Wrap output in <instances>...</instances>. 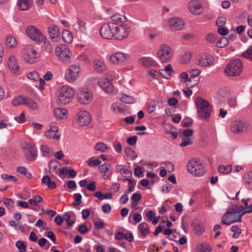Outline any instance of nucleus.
<instances>
[{
  "label": "nucleus",
  "mask_w": 252,
  "mask_h": 252,
  "mask_svg": "<svg viewBox=\"0 0 252 252\" xmlns=\"http://www.w3.org/2000/svg\"><path fill=\"white\" fill-rule=\"evenodd\" d=\"M252 212V205L247 208L242 206L234 205L228 208L222 217L221 223L229 225L235 222H241L242 217L246 213Z\"/></svg>",
  "instance_id": "f257e3e1"
},
{
  "label": "nucleus",
  "mask_w": 252,
  "mask_h": 252,
  "mask_svg": "<svg viewBox=\"0 0 252 252\" xmlns=\"http://www.w3.org/2000/svg\"><path fill=\"white\" fill-rule=\"evenodd\" d=\"M195 102L197 108L199 117L208 120L213 110L212 106L209 102L202 97H198L196 98Z\"/></svg>",
  "instance_id": "f03ea898"
},
{
  "label": "nucleus",
  "mask_w": 252,
  "mask_h": 252,
  "mask_svg": "<svg viewBox=\"0 0 252 252\" xmlns=\"http://www.w3.org/2000/svg\"><path fill=\"white\" fill-rule=\"evenodd\" d=\"M74 94L75 92L72 88L63 86L58 91L57 102L61 105L68 104L72 99Z\"/></svg>",
  "instance_id": "7ed1b4c3"
},
{
  "label": "nucleus",
  "mask_w": 252,
  "mask_h": 252,
  "mask_svg": "<svg viewBox=\"0 0 252 252\" xmlns=\"http://www.w3.org/2000/svg\"><path fill=\"white\" fill-rule=\"evenodd\" d=\"M187 168L188 172L194 176L200 177L205 173L203 162L198 158H192L189 160Z\"/></svg>",
  "instance_id": "20e7f679"
},
{
  "label": "nucleus",
  "mask_w": 252,
  "mask_h": 252,
  "mask_svg": "<svg viewBox=\"0 0 252 252\" xmlns=\"http://www.w3.org/2000/svg\"><path fill=\"white\" fill-rule=\"evenodd\" d=\"M243 69V63L240 59L231 60L225 67L224 71L230 77L239 76Z\"/></svg>",
  "instance_id": "39448f33"
},
{
  "label": "nucleus",
  "mask_w": 252,
  "mask_h": 252,
  "mask_svg": "<svg viewBox=\"0 0 252 252\" xmlns=\"http://www.w3.org/2000/svg\"><path fill=\"white\" fill-rule=\"evenodd\" d=\"M116 22H111L104 24L101 27L100 33L101 36L105 39H115Z\"/></svg>",
  "instance_id": "423d86ee"
},
{
  "label": "nucleus",
  "mask_w": 252,
  "mask_h": 252,
  "mask_svg": "<svg viewBox=\"0 0 252 252\" xmlns=\"http://www.w3.org/2000/svg\"><path fill=\"white\" fill-rule=\"evenodd\" d=\"M55 53L60 61L63 63L69 62L71 53L67 45L61 44L57 46L56 48Z\"/></svg>",
  "instance_id": "0eeeda50"
},
{
  "label": "nucleus",
  "mask_w": 252,
  "mask_h": 252,
  "mask_svg": "<svg viewBox=\"0 0 252 252\" xmlns=\"http://www.w3.org/2000/svg\"><path fill=\"white\" fill-rule=\"evenodd\" d=\"M173 55L172 49L168 45L162 44L158 51L157 55L159 60L162 63L169 62Z\"/></svg>",
  "instance_id": "6e6552de"
},
{
  "label": "nucleus",
  "mask_w": 252,
  "mask_h": 252,
  "mask_svg": "<svg viewBox=\"0 0 252 252\" xmlns=\"http://www.w3.org/2000/svg\"><path fill=\"white\" fill-rule=\"evenodd\" d=\"M81 69L78 65H71L68 66L65 73V78L69 83H73L79 76Z\"/></svg>",
  "instance_id": "1a4fd4ad"
},
{
  "label": "nucleus",
  "mask_w": 252,
  "mask_h": 252,
  "mask_svg": "<svg viewBox=\"0 0 252 252\" xmlns=\"http://www.w3.org/2000/svg\"><path fill=\"white\" fill-rule=\"evenodd\" d=\"M115 29V39L117 40H122L127 37L130 32L129 28L126 25L121 24L118 25L117 23H116Z\"/></svg>",
  "instance_id": "9d476101"
},
{
  "label": "nucleus",
  "mask_w": 252,
  "mask_h": 252,
  "mask_svg": "<svg viewBox=\"0 0 252 252\" xmlns=\"http://www.w3.org/2000/svg\"><path fill=\"white\" fill-rule=\"evenodd\" d=\"M26 33L31 39L35 41H41L44 38L42 32L34 26L28 27Z\"/></svg>",
  "instance_id": "9b49d317"
},
{
  "label": "nucleus",
  "mask_w": 252,
  "mask_h": 252,
  "mask_svg": "<svg viewBox=\"0 0 252 252\" xmlns=\"http://www.w3.org/2000/svg\"><path fill=\"white\" fill-rule=\"evenodd\" d=\"M77 97L79 103L83 104H88L93 100V95L91 92L80 90L77 93Z\"/></svg>",
  "instance_id": "f8f14e48"
},
{
  "label": "nucleus",
  "mask_w": 252,
  "mask_h": 252,
  "mask_svg": "<svg viewBox=\"0 0 252 252\" xmlns=\"http://www.w3.org/2000/svg\"><path fill=\"white\" fill-rule=\"evenodd\" d=\"M39 56V53L32 46L30 45L27 47L26 54L24 57V59L26 62L33 63Z\"/></svg>",
  "instance_id": "ddd939ff"
},
{
  "label": "nucleus",
  "mask_w": 252,
  "mask_h": 252,
  "mask_svg": "<svg viewBox=\"0 0 252 252\" xmlns=\"http://www.w3.org/2000/svg\"><path fill=\"white\" fill-rule=\"evenodd\" d=\"M77 121L79 126H87L91 124V115L87 111H80L77 115Z\"/></svg>",
  "instance_id": "4468645a"
},
{
  "label": "nucleus",
  "mask_w": 252,
  "mask_h": 252,
  "mask_svg": "<svg viewBox=\"0 0 252 252\" xmlns=\"http://www.w3.org/2000/svg\"><path fill=\"white\" fill-rule=\"evenodd\" d=\"M112 79L105 77H102L98 80V85L106 93L110 94L113 92V86L112 83Z\"/></svg>",
  "instance_id": "2eb2a0df"
},
{
  "label": "nucleus",
  "mask_w": 252,
  "mask_h": 252,
  "mask_svg": "<svg viewBox=\"0 0 252 252\" xmlns=\"http://www.w3.org/2000/svg\"><path fill=\"white\" fill-rule=\"evenodd\" d=\"M197 63L202 66H209L212 65L214 62V58L207 53H203L200 55L197 59Z\"/></svg>",
  "instance_id": "dca6fc26"
},
{
  "label": "nucleus",
  "mask_w": 252,
  "mask_h": 252,
  "mask_svg": "<svg viewBox=\"0 0 252 252\" xmlns=\"http://www.w3.org/2000/svg\"><path fill=\"white\" fill-rule=\"evenodd\" d=\"M25 150V155L26 158L29 160H33L37 157V150L35 147L32 143L26 144L23 147Z\"/></svg>",
  "instance_id": "f3484780"
},
{
  "label": "nucleus",
  "mask_w": 252,
  "mask_h": 252,
  "mask_svg": "<svg viewBox=\"0 0 252 252\" xmlns=\"http://www.w3.org/2000/svg\"><path fill=\"white\" fill-rule=\"evenodd\" d=\"M129 58V55L126 53L117 52L112 54L110 61L113 64H119L125 62Z\"/></svg>",
  "instance_id": "a211bd4d"
},
{
  "label": "nucleus",
  "mask_w": 252,
  "mask_h": 252,
  "mask_svg": "<svg viewBox=\"0 0 252 252\" xmlns=\"http://www.w3.org/2000/svg\"><path fill=\"white\" fill-rule=\"evenodd\" d=\"M168 23L171 29L173 31L180 30L184 28V21L178 17L170 19L169 20Z\"/></svg>",
  "instance_id": "6ab92c4d"
},
{
  "label": "nucleus",
  "mask_w": 252,
  "mask_h": 252,
  "mask_svg": "<svg viewBox=\"0 0 252 252\" xmlns=\"http://www.w3.org/2000/svg\"><path fill=\"white\" fill-rule=\"evenodd\" d=\"M49 35L51 39L57 42L60 39V32L59 28L55 25H52L48 28Z\"/></svg>",
  "instance_id": "aec40b11"
},
{
  "label": "nucleus",
  "mask_w": 252,
  "mask_h": 252,
  "mask_svg": "<svg viewBox=\"0 0 252 252\" xmlns=\"http://www.w3.org/2000/svg\"><path fill=\"white\" fill-rule=\"evenodd\" d=\"M189 9L190 12L194 14H199L201 13V5L197 0H193L188 4Z\"/></svg>",
  "instance_id": "412c9836"
},
{
  "label": "nucleus",
  "mask_w": 252,
  "mask_h": 252,
  "mask_svg": "<svg viewBox=\"0 0 252 252\" xmlns=\"http://www.w3.org/2000/svg\"><path fill=\"white\" fill-rule=\"evenodd\" d=\"M7 64L9 70L14 73H18L19 71V68L17 65L16 59L15 57L11 56L9 57Z\"/></svg>",
  "instance_id": "4be33fe9"
},
{
  "label": "nucleus",
  "mask_w": 252,
  "mask_h": 252,
  "mask_svg": "<svg viewBox=\"0 0 252 252\" xmlns=\"http://www.w3.org/2000/svg\"><path fill=\"white\" fill-rule=\"evenodd\" d=\"M174 71L172 68V66L171 64H168L165 66L164 68L161 69L160 74L161 75L166 79H170L172 76Z\"/></svg>",
  "instance_id": "5701e85b"
},
{
  "label": "nucleus",
  "mask_w": 252,
  "mask_h": 252,
  "mask_svg": "<svg viewBox=\"0 0 252 252\" xmlns=\"http://www.w3.org/2000/svg\"><path fill=\"white\" fill-rule=\"evenodd\" d=\"M139 64L143 66L148 67L150 66H156V62L149 57H143L139 60Z\"/></svg>",
  "instance_id": "b1692460"
},
{
  "label": "nucleus",
  "mask_w": 252,
  "mask_h": 252,
  "mask_svg": "<svg viewBox=\"0 0 252 252\" xmlns=\"http://www.w3.org/2000/svg\"><path fill=\"white\" fill-rule=\"evenodd\" d=\"M32 2V0H18L17 5L19 10L26 11L31 8Z\"/></svg>",
  "instance_id": "393cba45"
},
{
  "label": "nucleus",
  "mask_w": 252,
  "mask_h": 252,
  "mask_svg": "<svg viewBox=\"0 0 252 252\" xmlns=\"http://www.w3.org/2000/svg\"><path fill=\"white\" fill-rule=\"evenodd\" d=\"M94 69L97 72H102L106 69V66L101 61L95 59L93 61Z\"/></svg>",
  "instance_id": "a878e982"
},
{
  "label": "nucleus",
  "mask_w": 252,
  "mask_h": 252,
  "mask_svg": "<svg viewBox=\"0 0 252 252\" xmlns=\"http://www.w3.org/2000/svg\"><path fill=\"white\" fill-rule=\"evenodd\" d=\"M116 169L117 171L120 173L121 175L125 178H128L132 176L131 172L128 169H126L124 165H117L116 166Z\"/></svg>",
  "instance_id": "bb28decb"
},
{
  "label": "nucleus",
  "mask_w": 252,
  "mask_h": 252,
  "mask_svg": "<svg viewBox=\"0 0 252 252\" xmlns=\"http://www.w3.org/2000/svg\"><path fill=\"white\" fill-rule=\"evenodd\" d=\"M73 28L75 30L83 33H86L87 32L85 22L79 18H77L76 23L74 24Z\"/></svg>",
  "instance_id": "cd10ccee"
},
{
  "label": "nucleus",
  "mask_w": 252,
  "mask_h": 252,
  "mask_svg": "<svg viewBox=\"0 0 252 252\" xmlns=\"http://www.w3.org/2000/svg\"><path fill=\"white\" fill-rule=\"evenodd\" d=\"M58 131V127H50V129L45 132V135L48 138H54L58 140L60 139V136L56 134Z\"/></svg>",
  "instance_id": "c85d7f7f"
},
{
  "label": "nucleus",
  "mask_w": 252,
  "mask_h": 252,
  "mask_svg": "<svg viewBox=\"0 0 252 252\" xmlns=\"http://www.w3.org/2000/svg\"><path fill=\"white\" fill-rule=\"evenodd\" d=\"M229 131L234 135H239L249 131L248 127H229Z\"/></svg>",
  "instance_id": "c756f323"
},
{
  "label": "nucleus",
  "mask_w": 252,
  "mask_h": 252,
  "mask_svg": "<svg viewBox=\"0 0 252 252\" xmlns=\"http://www.w3.org/2000/svg\"><path fill=\"white\" fill-rule=\"evenodd\" d=\"M67 111L63 108H57L54 110V114L57 118L64 119L67 117Z\"/></svg>",
  "instance_id": "7c9ffc66"
},
{
  "label": "nucleus",
  "mask_w": 252,
  "mask_h": 252,
  "mask_svg": "<svg viewBox=\"0 0 252 252\" xmlns=\"http://www.w3.org/2000/svg\"><path fill=\"white\" fill-rule=\"evenodd\" d=\"M42 183L46 185L49 189H54L56 188V185L54 182H51L48 176H45L42 179Z\"/></svg>",
  "instance_id": "2f4dec72"
},
{
  "label": "nucleus",
  "mask_w": 252,
  "mask_h": 252,
  "mask_svg": "<svg viewBox=\"0 0 252 252\" xmlns=\"http://www.w3.org/2000/svg\"><path fill=\"white\" fill-rule=\"evenodd\" d=\"M62 38L63 40L67 43H70L73 40L72 33L68 30H64L62 32Z\"/></svg>",
  "instance_id": "473e14b6"
},
{
  "label": "nucleus",
  "mask_w": 252,
  "mask_h": 252,
  "mask_svg": "<svg viewBox=\"0 0 252 252\" xmlns=\"http://www.w3.org/2000/svg\"><path fill=\"white\" fill-rule=\"evenodd\" d=\"M141 234L143 236L148 235L149 233L148 225L146 222H142L139 224L138 227Z\"/></svg>",
  "instance_id": "72a5a7b5"
},
{
  "label": "nucleus",
  "mask_w": 252,
  "mask_h": 252,
  "mask_svg": "<svg viewBox=\"0 0 252 252\" xmlns=\"http://www.w3.org/2000/svg\"><path fill=\"white\" fill-rule=\"evenodd\" d=\"M119 98L122 102L127 104H132L135 101L133 97L126 94H123L122 96L119 95Z\"/></svg>",
  "instance_id": "f704fd0d"
},
{
  "label": "nucleus",
  "mask_w": 252,
  "mask_h": 252,
  "mask_svg": "<svg viewBox=\"0 0 252 252\" xmlns=\"http://www.w3.org/2000/svg\"><path fill=\"white\" fill-rule=\"evenodd\" d=\"M191 225L195 233H202L205 230L204 227L201 223L194 222L191 224Z\"/></svg>",
  "instance_id": "c9c22d12"
},
{
  "label": "nucleus",
  "mask_w": 252,
  "mask_h": 252,
  "mask_svg": "<svg viewBox=\"0 0 252 252\" xmlns=\"http://www.w3.org/2000/svg\"><path fill=\"white\" fill-rule=\"evenodd\" d=\"M26 97L24 96L15 97L12 101V105L15 106L19 105H24L25 104Z\"/></svg>",
  "instance_id": "e433bc0d"
},
{
  "label": "nucleus",
  "mask_w": 252,
  "mask_h": 252,
  "mask_svg": "<svg viewBox=\"0 0 252 252\" xmlns=\"http://www.w3.org/2000/svg\"><path fill=\"white\" fill-rule=\"evenodd\" d=\"M5 44L8 47L13 48L16 46L17 41L14 37L9 36L6 37L5 39Z\"/></svg>",
  "instance_id": "4c0bfd02"
},
{
  "label": "nucleus",
  "mask_w": 252,
  "mask_h": 252,
  "mask_svg": "<svg viewBox=\"0 0 252 252\" xmlns=\"http://www.w3.org/2000/svg\"><path fill=\"white\" fill-rule=\"evenodd\" d=\"M232 170V165H228L226 166L220 165L218 167V171L222 174H228Z\"/></svg>",
  "instance_id": "58836bf2"
},
{
  "label": "nucleus",
  "mask_w": 252,
  "mask_h": 252,
  "mask_svg": "<svg viewBox=\"0 0 252 252\" xmlns=\"http://www.w3.org/2000/svg\"><path fill=\"white\" fill-rule=\"evenodd\" d=\"M124 152L126 156L132 159H134L137 157L136 153L130 148L126 147L124 149Z\"/></svg>",
  "instance_id": "ea45409f"
},
{
  "label": "nucleus",
  "mask_w": 252,
  "mask_h": 252,
  "mask_svg": "<svg viewBox=\"0 0 252 252\" xmlns=\"http://www.w3.org/2000/svg\"><path fill=\"white\" fill-rule=\"evenodd\" d=\"M94 149L96 151L105 152L107 150L108 147L103 142H97L94 147Z\"/></svg>",
  "instance_id": "a19ab883"
},
{
  "label": "nucleus",
  "mask_w": 252,
  "mask_h": 252,
  "mask_svg": "<svg viewBox=\"0 0 252 252\" xmlns=\"http://www.w3.org/2000/svg\"><path fill=\"white\" fill-rule=\"evenodd\" d=\"M197 249L200 252H210L212 250L211 246L205 243L199 245Z\"/></svg>",
  "instance_id": "79ce46f5"
},
{
  "label": "nucleus",
  "mask_w": 252,
  "mask_h": 252,
  "mask_svg": "<svg viewBox=\"0 0 252 252\" xmlns=\"http://www.w3.org/2000/svg\"><path fill=\"white\" fill-rule=\"evenodd\" d=\"M17 171L21 174H24L28 178H32V175L30 173L28 172L27 168L25 167H19L17 169Z\"/></svg>",
  "instance_id": "37998d69"
},
{
  "label": "nucleus",
  "mask_w": 252,
  "mask_h": 252,
  "mask_svg": "<svg viewBox=\"0 0 252 252\" xmlns=\"http://www.w3.org/2000/svg\"><path fill=\"white\" fill-rule=\"evenodd\" d=\"M24 105H26L32 109H35L37 108L36 103L30 97H26L25 104Z\"/></svg>",
  "instance_id": "c03bdc74"
},
{
  "label": "nucleus",
  "mask_w": 252,
  "mask_h": 252,
  "mask_svg": "<svg viewBox=\"0 0 252 252\" xmlns=\"http://www.w3.org/2000/svg\"><path fill=\"white\" fill-rule=\"evenodd\" d=\"M58 167V163L56 160H51L49 162V167L50 172L57 173V168Z\"/></svg>",
  "instance_id": "a18cd8bd"
},
{
  "label": "nucleus",
  "mask_w": 252,
  "mask_h": 252,
  "mask_svg": "<svg viewBox=\"0 0 252 252\" xmlns=\"http://www.w3.org/2000/svg\"><path fill=\"white\" fill-rule=\"evenodd\" d=\"M229 43V41L227 38L225 37H221L220 40L217 42V46L220 48H223L226 46Z\"/></svg>",
  "instance_id": "49530a36"
},
{
  "label": "nucleus",
  "mask_w": 252,
  "mask_h": 252,
  "mask_svg": "<svg viewBox=\"0 0 252 252\" xmlns=\"http://www.w3.org/2000/svg\"><path fill=\"white\" fill-rule=\"evenodd\" d=\"M191 58V53L187 52L182 55L181 58V62L182 63H186L189 62Z\"/></svg>",
  "instance_id": "de8ad7c7"
},
{
  "label": "nucleus",
  "mask_w": 252,
  "mask_h": 252,
  "mask_svg": "<svg viewBox=\"0 0 252 252\" xmlns=\"http://www.w3.org/2000/svg\"><path fill=\"white\" fill-rule=\"evenodd\" d=\"M231 230L234 232L232 237L235 239L237 238L242 232L241 229L237 225H233L231 228Z\"/></svg>",
  "instance_id": "09e8293b"
},
{
  "label": "nucleus",
  "mask_w": 252,
  "mask_h": 252,
  "mask_svg": "<svg viewBox=\"0 0 252 252\" xmlns=\"http://www.w3.org/2000/svg\"><path fill=\"white\" fill-rule=\"evenodd\" d=\"M112 20L114 22H125L126 20L125 16L119 13H116L111 17Z\"/></svg>",
  "instance_id": "8fccbe9b"
},
{
  "label": "nucleus",
  "mask_w": 252,
  "mask_h": 252,
  "mask_svg": "<svg viewBox=\"0 0 252 252\" xmlns=\"http://www.w3.org/2000/svg\"><path fill=\"white\" fill-rule=\"evenodd\" d=\"M244 181L246 184L250 185L252 184V171L246 173L244 176Z\"/></svg>",
  "instance_id": "3c124183"
},
{
  "label": "nucleus",
  "mask_w": 252,
  "mask_h": 252,
  "mask_svg": "<svg viewBox=\"0 0 252 252\" xmlns=\"http://www.w3.org/2000/svg\"><path fill=\"white\" fill-rule=\"evenodd\" d=\"M16 246L19 249V252H26V245L24 242L22 241H18L16 243Z\"/></svg>",
  "instance_id": "603ef678"
},
{
  "label": "nucleus",
  "mask_w": 252,
  "mask_h": 252,
  "mask_svg": "<svg viewBox=\"0 0 252 252\" xmlns=\"http://www.w3.org/2000/svg\"><path fill=\"white\" fill-rule=\"evenodd\" d=\"M27 76L30 79L32 80L35 81H38L39 79V76L38 73L35 71L29 73Z\"/></svg>",
  "instance_id": "864d4df0"
},
{
  "label": "nucleus",
  "mask_w": 252,
  "mask_h": 252,
  "mask_svg": "<svg viewBox=\"0 0 252 252\" xmlns=\"http://www.w3.org/2000/svg\"><path fill=\"white\" fill-rule=\"evenodd\" d=\"M73 196L75 198V201L72 203V205L76 206L81 204L82 199L81 194L79 193H75Z\"/></svg>",
  "instance_id": "5fc2aeb1"
},
{
  "label": "nucleus",
  "mask_w": 252,
  "mask_h": 252,
  "mask_svg": "<svg viewBox=\"0 0 252 252\" xmlns=\"http://www.w3.org/2000/svg\"><path fill=\"white\" fill-rule=\"evenodd\" d=\"M189 78L188 74L186 72L182 73L180 76V80L181 82H191L192 78Z\"/></svg>",
  "instance_id": "6e6d98bb"
},
{
  "label": "nucleus",
  "mask_w": 252,
  "mask_h": 252,
  "mask_svg": "<svg viewBox=\"0 0 252 252\" xmlns=\"http://www.w3.org/2000/svg\"><path fill=\"white\" fill-rule=\"evenodd\" d=\"M249 124L244 121L240 120H236L233 121L231 126H246Z\"/></svg>",
  "instance_id": "4d7b16f0"
},
{
  "label": "nucleus",
  "mask_w": 252,
  "mask_h": 252,
  "mask_svg": "<svg viewBox=\"0 0 252 252\" xmlns=\"http://www.w3.org/2000/svg\"><path fill=\"white\" fill-rule=\"evenodd\" d=\"M43 48L48 53H50L52 50V47L50 42L46 39L43 42Z\"/></svg>",
  "instance_id": "13d9d810"
},
{
  "label": "nucleus",
  "mask_w": 252,
  "mask_h": 252,
  "mask_svg": "<svg viewBox=\"0 0 252 252\" xmlns=\"http://www.w3.org/2000/svg\"><path fill=\"white\" fill-rule=\"evenodd\" d=\"M237 99L235 97H231L227 100V103L229 106L234 107L237 106Z\"/></svg>",
  "instance_id": "bf43d9fd"
},
{
  "label": "nucleus",
  "mask_w": 252,
  "mask_h": 252,
  "mask_svg": "<svg viewBox=\"0 0 252 252\" xmlns=\"http://www.w3.org/2000/svg\"><path fill=\"white\" fill-rule=\"evenodd\" d=\"M78 230L82 234H86L89 231V229L84 224H81L79 226Z\"/></svg>",
  "instance_id": "052dcab7"
},
{
  "label": "nucleus",
  "mask_w": 252,
  "mask_h": 252,
  "mask_svg": "<svg viewBox=\"0 0 252 252\" xmlns=\"http://www.w3.org/2000/svg\"><path fill=\"white\" fill-rule=\"evenodd\" d=\"M41 151L45 156H49L50 155V150L47 145H43L41 148Z\"/></svg>",
  "instance_id": "680f3d73"
},
{
  "label": "nucleus",
  "mask_w": 252,
  "mask_h": 252,
  "mask_svg": "<svg viewBox=\"0 0 252 252\" xmlns=\"http://www.w3.org/2000/svg\"><path fill=\"white\" fill-rule=\"evenodd\" d=\"M1 178L3 180L5 181H9L11 180L13 182H16L17 181L16 178L12 175H8L7 174H3L1 175Z\"/></svg>",
  "instance_id": "e2e57ef3"
},
{
  "label": "nucleus",
  "mask_w": 252,
  "mask_h": 252,
  "mask_svg": "<svg viewBox=\"0 0 252 252\" xmlns=\"http://www.w3.org/2000/svg\"><path fill=\"white\" fill-rule=\"evenodd\" d=\"M205 39L208 42L211 43H214L216 41V38L214 35L212 33L207 34Z\"/></svg>",
  "instance_id": "0e129e2a"
},
{
  "label": "nucleus",
  "mask_w": 252,
  "mask_h": 252,
  "mask_svg": "<svg viewBox=\"0 0 252 252\" xmlns=\"http://www.w3.org/2000/svg\"><path fill=\"white\" fill-rule=\"evenodd\" d=\"M105 226V223L102 220H100L94 222V226L96 229H100L103 228Z\"/></svg>",
  "instance_id": "69168bd1"
},
{
  "label": "nucleus",
  "mask_w": 252,
  "mask_h": 252,
  "mask_svg": "<svg viewBox=\"0 0 252 252\" xmlns=\"http://www.w3.org/2000/svg\"><path fill=\"white\" fill-rule=\"evenodd\" d=\"M243 57L252 60V48H250L243 53Z\"/></svg>",
  "instance_id": "338daca9"
},
{
  "label": "nucleus",
  "mask_w": 252,
  "mask_h": 252,
  "mask_svg": "<svg viewBox=\"0 0 252 252\" xmlns=\"http://www.w3.org/2000/svg\"><path fill=\"white\" fill-rule=\"evenodd\" d=\"M226 23V19L223 17H220L216 21V25L220 27H222Z\"/></svg>",
  "instance_id": "774afa93"
}]
</instances>
